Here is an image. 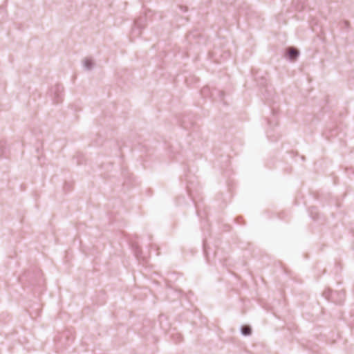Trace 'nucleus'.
Here are the masks:
<instances>
[{
  "label": "nucleus",
  "instance_id": "f03ea898",
  "mask_svg": "<svg viewBox=\"0 0 354 354\" xmlns=\"http://www.w3.org/2000/svg\"><path fill=\"white\" fill-rule=\"evenodd\" d=\"M242 333L245 335H250L251 333V329L248 326H244L242 328Z\"/></svg>",
  "mask_w": 354,
  "mask_h": 354
},
{
  "label": "nucleus",
  "instance_id": "f257e3e1",
  "mask_svg": "<svg viewBox=\"0 0 354 354\" xmlns=\"http://www.w3.org/2000/svg\"><path fill=\"white\" fill-rule=\"evenodd\" d=\"M289 56L291 59H295L298 55V50L293 48H290L288 50Z\"/></svg>",
  "mask_w": 354,
  "mask_h": 354
}]
</instances>
